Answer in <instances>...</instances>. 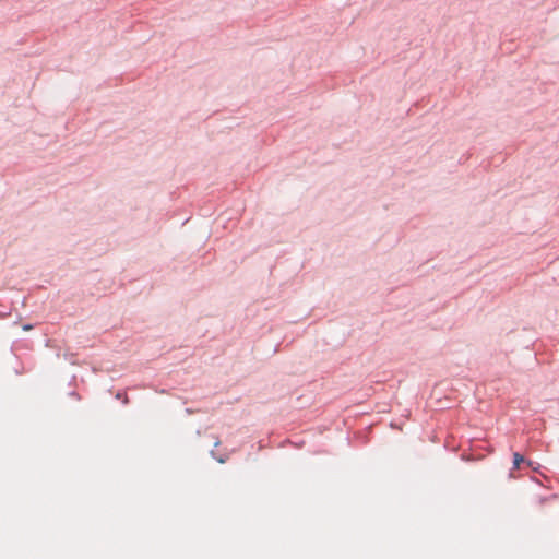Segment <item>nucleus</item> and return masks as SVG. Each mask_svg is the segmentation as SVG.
I'll return each instance as SVG.
<instances>
[{
  "instance_id": "obj_5",
  "label": "nucleus",
  "mask_w": 559,
  "mask_h": 559,
  "mask_svg": "<svg viewBox=\"0 0 559 559\" xmlns=\"http://www.w3.org/2000/svg\"><path fill=\"white\" fill-rule=\"evenodd\" d=\"M219 444H221V441H219V439L217 438V439L215 440L214 445H215V447H218Z\"/></svg>"
},
{
  "instance_id": "obj_8",
  "label": "nucleus",
  "mask_w": 559,
  "mask_h": 559,
  "mask_svg": "<svg viewBox=\"0 0 559 559\" xmlns=\"http://www.w3.org/2000/svg\"><path fill=\"white\" fill-rule=\"evenodd\" d=\"M4 316H5V313H3V314H0V317H4Z\"/></svg>"
},
{
  "instance_id": "obj_4",
  "label": "nucleus",
  "mask_w": 559,
  "mask_h": 559,
  "mask_svg": "<svg viewBox=\"0 0 559 559\" xmlns=\"http://www.w3.org/2000/svg\"><path fill=\"white\" fill-rule=\"evenodd\" d=\"M122 395H123V394H122L121 392H118V393L116 394V399H118V400H119V399H122Z\"/></svg>"
},
{
  "instance_id": "obj_2",
  "label": "nucleus",
  "mask_w": 559,
  "mask_h": 559,
  "mask_svg": "<svg viewBox=\"0 0 559 559\" xmlns=\"http://www.w3.org/2000/svg\"><path fill=\"white\" fill-rule=\"evenodd\" d=\"M211 455H212L214 459H216V461H217L218 463H224V462H225V459H224V457H216V456H215V452H214L213 450L211 451Z\"/></svg>"
},
{
  "instance_id": "obj_7",
  "label": "nucleus",
  "mask_w": 559,
  "mask_h": 559,
  "mask_svg": "<svg viewBox=\"0 0 559 559\" xmlns=\"http://www.w3.org/2000/svg\"><path fill=\"white\" fill-rule=\"evenodd\" d=\"M71 395L79 397L75 392H72Z\"/></svg>"
},
{
  "instance_id": "obj_1",
  "label": "nucleus",
  "mask_w": 559,
  "mask_h": 559,
  "mask_svg": "<svg viewBox=\"0 0 559 559\" xmlns=\"http://www.w3.org/2000/svg\"><path fill=\"white\" fill-rule=\"evenodd\" d=\"M524 461V456L521 455L519 452L513 453V468H519L520 464L523 463Z\"/></svg>"
},
{
  "instance_id": "obj_6",
  "label": "nucleus",
  "mask_w": 559,
  "mask_h": 559,
  "mask_svg": "<svg viewBox=\"0 0 559 559\" xmlns=\"http://www.w3.org/2000/svg\"><path fill=\"white\" fill-rule=\"evenodd\" d=\"M123 403L127 404L128 403V397L124 395L123 396Z\"/></svg>"
},
{
  "instance_id": "obj_3",
  "label": "nucleus",
  "mask_w": 559,
  "mask_h": 559,
  "mask_svg": "<svg viewBox=\"0 0 559 559\" xmlns=\"http://www.w3.org/2000/svg\"><path fill=\"white\" fill-rule=\"evenodd\" d=\"M23 331H31L33 329V325L29 323H26L22 326Z\"/></svg>"
}]
</instances>
